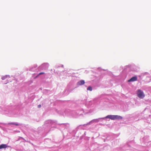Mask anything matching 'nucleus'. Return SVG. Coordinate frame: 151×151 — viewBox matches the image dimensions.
<instances>
[{"label":"nucleus","instance_id":"obj_5","mask_svg":"<svg viewBox=\"0 0 151 151\" xmlns=\"http://www.w3.org/2000/svg\"><path fill=\"white\" fill-rule=\"evenodd\" d=\"M7 147V146L6 144H2L0 145V149H5Z\"/></svg>","mask_w":151,"mask_h":151},{"label":"nucleus","instance_id":"obj_12","mask_svg":"<svg viewBox=\"0 0 151 151\" xmlns=\"http://www.w3.org/2000/svg\"><path fill=\"white\" fill-rule=\"evenodd\" d=\"M39 75H38V74L37 76H36L35 78H34L35 79L36 78H37L38 76H39Z\"/></svg>","mask_w":151,"mask_h":151},{"label":"nucleus","instance_id":"obj_1","mask_svg":"<svg viewBox=\"0 0 151 151\" xmlns=\"http://www.w3.org/2000/svg\"><path fill=\"white\" fill-rule=\"evenodd\" d=\"M106 118H109L111 120H115L121 119L122 118V117L119 116L118 115H109L106 117Z\"/></svg>","mask_w":151,"mask_h":151},{"label":"nucleus","instance_id":"obj_7","mask_svg":"<svg viewBox=\"0 0 151 151\" xmlns=\"http://www.w3.org/2000/svg\"><path fill=\"white\" fill-rule=\"evenodd\" d=\"M44 74V72H41V73H39L38 75H40L43 74Z\"/></svg>","mask_w":151,"mask_h":151},{"label":"nucleus","instance_id":"obj_10","mask_svg":"<svg viewBox=\"0 0 151 151\" xmlns=\"http://www.w3.org/2000/svg\"><path fill=\"white\" fill-rule=\"evenodd\" d=\"M14 125H15L16 126H18L19 125L18 124H17V123H14Z\"/></svg>","mask_w":151,"mask_h":151},{"label":"nucleus","instance_id":"obj_11","mask_svg":"<svg viewBox=\"0 0 151 151\" xmlns=\"http://www.w3.org/2000/svg\"><path fill=\"white\" fill-rule=\"evenodd\" d=\"M5 77H2L1 78L2 80H4V79H5Z\"/></svg>","mask_w":151,"mask_h":151},{"label":"nucleus","instance_id":"obj_2","mask_svg":"<svg viewBox=\"0 0 151 151\" xmlns=\"http://www.w3.org/2000/svg\"><path fill=\"white\" fill-rule=\"evenodd\" d=\"M137 94L138 96L141 99L143 98L145 96L143 91L140 89H139L137 91Z\"/></svg>","mask_w":151,"mask_h":151},{"label":"nucleus","instance_id":"obj_8","mask_svg":"<svg viewBox=\"0 0 151 151\" xmlns=\"http://www.w3.org/2000/svg\"><path fill=\"white\" fill-rule=\"evenodd\" d=\"M38 107L39 108H40L41 107V105H38Z\"/></svg>","mask_w":151,"mask_h":151},{"label":"nucleus","instance_id":"obj_9","mask_svg":"<svg viewBox=\"0 0 151 151\" xmlns=\"http://www.w3.org/2000/svg\"><path fill=\"white\" fill-rule=\"evenodd\" d=\"M9 124H14V123H9Z\"/></svg>","mask_w":151,"mask_h":151},{"label":"nucleus","instance_id":"obj_4","mask_svg":"<svg viewBox=\"0 0 151 151\" xmlns=\"http://www.w3.org/2000/svg\"><path fill=\"white\" fill-rule=\"evenodd\" d=\"M85 83V81L83 80H81L79 81L77 83V85H82Z\"/></svg>","mask_w":151,"mask_h":151},{"label":"nucleus","instance_id":"obj_3","mask_svg":"<svg viewBox=\"0 0 151 151\" xmlns=\"http://www.w3.org/2000/svg\"><path fill=\"white\" fill-rule=\"evenodd\" d=\"M137 80V76H134L132 77L128 81V82H132L135 81Z\"/></svg>","mask_w":151,"mask_h":151},{"label":"nucleus","instance_id":"obj_6","mask_svg":"<svg viewBox=\"0 0 151 151\" xmlns=\"http://www.w3.org/2000/svg\"><path fill=\"white\" fill-rule=\"evenodd\" d=\"M87 90H89L91 91H92V87L91 86H89L87 88Z\"/></svg>","mask_w":151,"mask_h":151}]
</instances>
